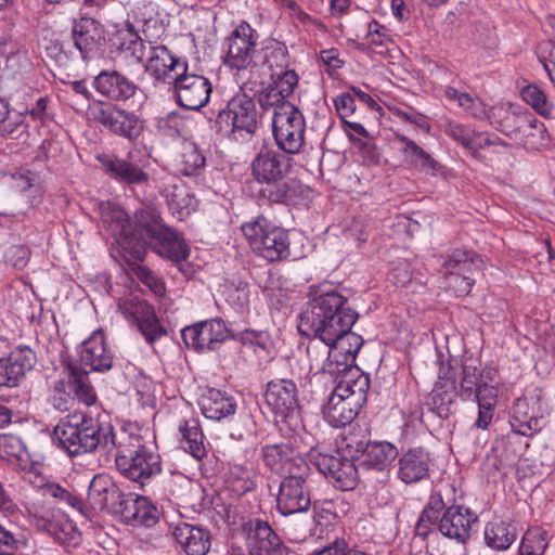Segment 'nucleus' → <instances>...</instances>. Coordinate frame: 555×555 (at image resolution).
I'll return each mask as SVG.
<instances>
[{
	"label": "nucleus",
	"mask_w": 555,
	"mask_h": 555,
	"mask_svg": "<svg viewBox=\"0 0 555 555\" xmlns=\"http://www.w3.org/2000/svg\"><path fill=\"white\" fill-rule=\"evenodd\" d=\"M170 531L184 555H206L211 547V533L203 526L179 521L170 525Z\"/></svg>",
	"instance_id": "obj_25"
},
{
	"label": "nucleus",
	"mask_w": 555,
	"mask_h": 555,
	"mask_svg": "<svg viewBox=\"0 0 555 555\" xmlns=\"http://www.w3.org/2000/svg\"><path fill=\"white\" fill-rule=\"evenodd\" d=\"M117 38L120 40L118 49L130 55L137 63L142 64L146 54V44L134 30L133 25L127 23L125 29L118 30Z\"/></svg>",
	"instance_id": "obj_47"
},
{
	"label": "nucleus",
	"mask_w": 555,
	"mask_h": 555,
	"mask_svg": "<svg viewBox=\"0 0 555 555\" xmlns=\"http://www.w3.org/2000/svg\"><path fill=\"white\" fill-rule=\"evenodd\" d=\"M127 264L130 267L131 272L137 276V279L143 283L150 291L156 296H163L166 293L165 283L160 278H158L153 271H151L147 267L141 264L143 260H125Z\"/></svg>",
	"instance_id": "obj_53"
},
{
	"label": "nucleus",
	"mask_w": 555,
	"mask_h": 555,
	"mask_svg": "<svg viewBox=\"0 0 555 555\" xmlns=\"http://www.w3.org/2000/svg\"><path fill=\"white\" fill-rule=\"evenodd\" d=\"M177 103L186 109L198 111L210 98L211 83L203 75L189 74L188 70L171 83Z\"/></svg>",
	"instance_id": "obj_19"
},
{
	"label": "nucleus",
	"mask_w": 555,
	"mask_h": 555,
	"mask_svg": "<svg viewBox=\"0 0 555 555\" xmlns=\"http://www.w3.org/2000/svg\"><path fill=\"white\" fill-rule=\"evenodd\" d=\"M229 336L230 331L221 319L202 321L181 331V337L186 347L196 352L217 350Z\"/></svg>",
	"instance_id": "obj_18"
},
{
	"label": "nucleus",
	"mask_w": 555,
	"mask_h": 555,
	"mask_svg": "<svg viewBox=\"0 0 555 555\" xmlns=\"http://www.w3.org/2000/svg\"><path fill=\"white\" fill-rule=\"evenodd\" d=\"M354 360L347 359V354H338L336 350L332 348L331 358H328L327 372L331 376H338L340 374L346 375L348 371H354L357 367H352Z\"/></svg>",
	"instance_id": "obj_61"
},
{
	"label": "nucleus",
	"mask_w": 555,
	"mask_h": 555,
	"mask_svg": "<svg viewBox=\"0 0 555 555\" xmlns=\"http://www.w3.org/2000/svg\"><path fill=\"white\" fill-rule=\"evenodd\" d=\"M267 405L282 420L292 417L299 409L298 389L294 378L268 382L264 392Z\"/></svg>",
	"instance_id": "obj_23"
},
{
	"label": "nucleus",
	"mask_w": 555,
	"mask_h": 555,
	"mask_svg": "<svg viewBox=\"0 0 555 555\" xmlns=\"http://www.w3.org/2000/svg\"><path fill=\"white\" fill-rule=\"evenodd\" d=\"M258 124L259 114L256 102L245 92L233 95L216 118L219 131L225 128V131L232 133L235 140L237 134L242 139L255 134Z\"/></svg>",
	"instance_id": "obj_9"
},
{
	"label": "nucleus",
	"mask_w": 555,
	"mask_h": 555,
	"mask_svg": "<svg viewBox=\"0 0 555 555\" xmlns=\"http://www.w3.org/2000/svg\"><path fill=\"white\" fill-rule=\"evenodd\" d=\"M481 263V259L472 250L454 249L444 259L442 267L447 276L451 274L472 273Z\"/></svg>",
	"instance_id": "obj_45"
},
{
	"label": "nucleus",
	"mask_w": 555,
	"mask_h": 555,
	"mask_svg": "<svg viewBox=\"0 0 555 555\" xmlns=\"http://www.w3.org/2000/svg\"><path fill=\"white\" fill-rule=\"evenodd\" d=\"M93 87L98 93L115 104L133 99L140 91L139 83L116 69L100 72L93 80Z\"/></svg>",
	"instance_id": "obj_24"
},
{
	"label": "nucleus",
	"mask_w": 555,
	"mask_h": 555,
	"mask_svg": "<svg viewBox=\"0 0 555 555\" xmlns=\"http://www.w3.org/2000/svg\"><path fill=\"white\" fill-rule=\"evenodd\" d=\"M66 370L68 371L67 386L78 401L88 406L94 404L96 392L89 380V371L73 362L66 363Z\"/></svg>",
	"instance_id": "obj_41"
},
{
	"label": "nucleus",
	"mask_w": 555,
	"mask_h": 555,
	"mask_svg": "<svg viewBox=\"0 0 555 555\" xmlns=\"http://www.w3.org/2000/svg\"><path fill=\"white\" fill-rule=\"evenodd\" d=\"M272 132L280 150L289 155L298 154L305 144L304 114L294 104H283L272 116Z\"/></svg>",
	"instance_id": "obj_11"
},
{
	"label": "nucleus",
	"mask_w": 555,
	"mask_h": 555,
	"mask_svg": "<svg viewBox=\"0 0 555 555\" xmlns=\"http://www.w3.org/2000/svg\"><path fill=\"white\" fill-rule=\"evenodd\" d=\"M116 435L109 421L83 412L69 413L53 429V439L69 456L92 453L98 449L109 453L114 450Z\"/></svg>",
	"instance_id": "obj_3"
},
{
	"label": "nucleus",
	"mask_w": 555,
	"mask_h": 555,
	"mask_svg": "<svg viewBox=\"0 0 555 555\" xmlns=\"http://www.w3.org/2000/svg\"><path fill=\"white\" fill-rule=\"evenodd\" d=\"M72 39L83 61L99 59L106 46L104 26L93 17L75 20L72 28Z\"/></svg>",
	"instance_id": "obj_16"
},
{
	"label": "nucleus",
	"mask_w": 555,
	"mask_h": 555,
	"mask_svg": "<svg viewBox=\"0 0 555 555\" xmlns=\"http://www.w3.org/2000/svg\"><path fill=\"white\" fill-rule=\"evenodd\" d=\"M314 473L306 460L291 464L288 475L280 482L276 509L283 516L306 513L312 505L311 488ZM318 501L313 502L314 518L318 517Z\"/></svg>",
	"instance_id": "obj_7"
},
{
	"label": "nucleus",
	"mask_w": 555,
	"mask_h": 555,
	"mask_svg": "<svg viewBox=\"0 0 555 555\" xmlns=\"http://www.w3.org/2000/svg\"><path fill=\"white\" fill-rule=\"evenodd\" d=\"M261 456L267 467L281 473L283 477L288 475L291 464L297 460H305L288 443L284 442L266 444L261 449Z\"/></svg>",
	"instance_id": "obj_37"
},
{
	"label": "nucleus",
	"mask_w": 555,
	"mask_h": 555,
	"mask_svg": "<svg viewBox=\"0 0 555 555\" xmlns=\"http://www.w3.org/2000/svg\"><path fill=\"white\" fill-rule=\"evenodd\" d=\"M346 447L361 453L360 466L370 470L384 472L398 457V449L388 441L354 440L350 438Z\"/></svg>",
	"instance_id": "obj_21"
},
{
	"label": "nucleus",
	"mask_w": 555,
	"mask_h": 555,
	"mask_svg": "<svg viewBox=\"0 0 555 555\" xmlns=\"http://www.w3.org/2000/svg\"><path fill=\"white\" fill-rule=\"evenodd\" d=\"M398 478L405 485L416 483L429 477L433 459L423 448H413L398 457Z\"/></svg>",
	"instance_id": "obj_29"
},
{
	"label": "nucleus",
	"mask_w": 555,
	"mask_h": 555,
	"mask_svg": "<svg viewBox=\"0 0 555 555\" xmlns=\"http://www.w3.org/2000/svg\"><path fill=\"white\" fill-rule=\"evenodd\" d=\"M332 347L319 339V341H310L307 346L308 367L301 369L297 374V379H301L302 375L309 374H326L328 358H331Z\"/></svg>",
	"instance_id": "obj_43"
},
{
	"label": "nucleus",
	"mask_w": 555,
	"mask_h": 555,
	"mask_svg": "<svg viewBox=\"0 0 555 555\" xmlns=\"http://www.w3.org/2000/svg\"><path fill=\"white\" fill-rule=\"evenodd\" d=\"M360 410L359 405L334 389L323 406V415L331 426L345 427L353 422Z\"/></svg>",
	"instance_id": "obj_34"
},
{
	"label": "nucleus",
	"mask_w": 555,
	"mask_h": 555,
	"mask_svg": "<svg viewBox=\"0 0 555 555\" xmlns=\"http://www.w3.org/2000/svg\"><path fill=\"white\" fill-rule=\"evenodd\" d=\"M30 255V249L26 245L20 244L9 247L4 257L14 268L22 270L28 264Z\"/></svg>",
	"instance_id": "obj_62"
},
{
	"label": "nucleus",
	"mask_w": 555,
	"mask_h": 555,
	"mask_svg": "<svg viewBox=\"0 0 555 555\" xmlns=\"http://www.w3.org/2000/svg\"><path fill=\"white\" fill-rule=\"evenodd\" d=\"M478 520L477 515L469 507L461 504H451L444 501L442 491L435 489L418 517L416 532L421 537H427L433 527L451 540L465 543L470 537V530Z\"/></svg>",
	"instance_id": "obj_4"
},
{
	"label": "nucleus",
	"mask_w": 555,
	"mask_h": 555,
	"mask_svg": "<svg viewBox=\"0 0 555 555\" xmlns=\"http://www.w3.org/2000/svg\"><path fill=\"white\" fill-rule=\"evenodd\" d=\"M334 105L343 121L347 120L346 118L350 117L356 111V100L350 92L337 95L334 99Z\"/></svg>",
	"instance_id": "obj_63"
},
{
	"label": "nucleus",
	"mask_w": 555,
	"mask_h": 555,
	"mask_svg": "<svg viewBox=\"0 0 555 555\" xmlns=\"http://www.w3.org/2000/svg\"><path fill=\"white\" fill-rule=\"evenodd\" d=\"M396 140L400 144V152L405 162L417 171L437 176L442 170L441 164L409 137L396 134Z\"/></svg>",
	"instance_id": "obj_32"
},
{
	"label": "nucleus",
	"mask_w": 555,
	"mask_h": 555,
	"mask_svg": "<svg viewBox=\"0 0 555 555\" xmlns=\"http://www.w3.org/2000/svg\"><path fill=\"white\" fill-rule=\"evenodd\" d=\"M118 310L134 325L149 345L167 335V330L158 319L154 306L137 296L120 299Z\"/></svg>",
	"instance_id": "obj_13"
},
{
	"label": "nucleus",
	"mask_w": 555,
	"mask_h": 555,
	"mask_svg": "<svg viewBox=\"0 0 555 555\" xmlns=\"http://www.w3.org/2000/svg\"><path fill=\"white\" fill-rule=\"evenodd\" d=\"M259 35L247 22L242 21L225 38L224 64L245 69L251 63Z\"/></svg>",
	"instance_id": "obj_15"
},
{
	"label": "nucleus",
	"mask_w": 555,
	"mask_h": 555,
	"mask_svg": "<svg viewBox=\"0 0 555 555\" xmlns=\"http://www.w3.org/2000/svg\"><path fill=\"white\" fill-rule=\"evenodd\" d=\"M181 446L195 460L202 461L207 455L205 436L197 418L182 420L179 424Z\"/></svg>",
	"instance_id": "obj_40"
},
{
	"label": "nucleus",
	"mask_w": 555,
	"mask_h": 555,
	"mask_svg": "<svg viewBox=\"0 0 555 555\" xmlns=\"http://www.w3.org/2000/svg\"><path fill=\"white\" fill-rule=\"evenodd\" d=\"M500 131L527 150H539L547 143V130L531 113L506 112Z\"/></svg>",
	"instance_id": "obj_12"
},
{
	"label": "nucleus",
	"mask_w": 555,
	"mask_h": 555,
	"mask_svg": "<svg viewBox=\"0 0 555 555\" xmlns=\"http://www.w3.org/2000/svg\"><path fill=\"white\" fill-rule=\"evenodd\" d=\"M359 314L348 298L339 292L315 294L299 314L298 332L301 336L327 343L338 354L356 360L363 338L351 331Z\"/></svg>",
	"instance_id": "obj_2"
},
{
	"label": "nucleus",
	"mask_w": 555,
	"mask_h": 555,
	"mask_svg": "<svg viewBox=\"0 0 555 555\" xmlns=\"http://www.w3.org/2000/svg\"><path fill=\"white\" fill-rule=\"evenodd\" d=\"M198 405L206 418L220 422L232 417L237 409L236 400L227 391L208 388L199 398Z\"/></svg>",
	"instance_id": "obj_31"
},
{
	"label": "nucleus",
	"mask_w": 555,
	"mask_h": 555,
	"mask_svg": "<svg viewBox=\"0 0 555 555\" xmlns=\"http://www.w3.org/2000/svg\"><path fill=\"white\" fill-rule=\"evenodd\" d=\"M188 68V63L173 55L167 47H150V54L144 63V72L152 76L155 81L171 85Z\"/></svg>",
	"instance_id": "obj_22"
},
{
	"label": "nucleus",
	"mask_w": 555,
	"mask_h": 555,
	"mask_svg": "<svg viewBox=\"0 0 555 555\" xmlns=\"http://www.w3.org/2000/svg\"><path fill=\"white\" fill-rule=\"evenodd\" d=\"M91 115L108 132L129 142H135L145 129L141 115L115 103L99 101L91 107Z\"/></svg>",
	"instance_id": "obj_10"
},
{
	"label": "nucleus",
	"mask_w": 555,
	"mask_h": 555,
	"mask_svg": "<svg viewBox=\"0 0 555 555\" xmlns=\"http://www.w3.org/2000/svg\"><path fill=\"white\" fill-rule=\"evenodd\" d=\"M258 102L263 109L273 108V114L279 113L283 104H292L271 83L259 93Z\"/></svg>",
	"instance_id": "obj_59"
},
{
	"label": "nucleus",
	"mask_w": 555,
	"mask_h": 555,
	"mask_svg": "<svg viewBox=\"0 0 555 555\" xmlns=\"http://www.w3.org/2000/svg\"><path fill=\"white\" fill-rule=\"evenodd\" d=\"M263 64L271 74L285 70L291 65V54L286 44L276 39H268L262 48Z\"/></svg>",
	"instance_id": "obj_46"
},
{
	"label": "nucleus",
	"mask_w": 555,
	"mask_h": 555,
	"mask_svg": "<svg viewBox=\"0 0 555 555\" xmlns=\"http://www.w3.org/2000/svg\"><path fill=\"white\" fill-rule=\"evenodd\" d=\"M67 383L64 380H56L53 384L52 392L49 397L50 404L60 412H67L75 403V398L72 391L66 389Z\"/></svg>",
	"instance_id": "obj_58"
},
{
	"label": "nucleus",
	"mask_w": 555,
	"mask_h": 555,
	"mask_svg": "<svg viewBox=\"0 0 555 555\" xmlns=\"http://www.w3.org/2000/svg\"><path fill=\"white\" fill-rule=\"evenodd\" d=\"M184 120L182 116L176 112H170L165 116L157 117L155 128L159 135L175 139L184 130Z\"/></svg>",
	"instance_id": "obj_54"
},
{
	"label": "nucleus",
	"mask_w": 555,
	"mask_h": 555,
	"mask_svg": "<svg viewBox=\"0 0 555 555\" xmlns=\"http://www.w3.org/2000/svg\"><path fill=\"white\" fill-rule=\"evenodd\" d=\"M291 168V158L269 147H261L251 163V172L258 182L283 179Z\"/></svg>",
	"instance_id": "obj_28"
},
{
	"label": "nucleus",
	"mask_w": 555,
	"mask_h": 555,
	"mask_svg": "<svg viewBox=\"0 0 555 555\" xmlns=\"http://www.w3.org/2000/svg\"><path fill=\"white\" fill-rule=\"evenodd\" d=\"M119 515L122 521L132 527H154L160 518L157 506L146 496L127 495Z\"/></svg>",
	"instance_id": "obj_30"
},
{
	"label": "nucleus",
	"mask_w": 555,
	"mask_h": 555,
	"mask_svg": "<svg viewBox=\"0 0 555 555\" xmlns=\"http://www.w3.org/2000/svg\"><path fill=\"white\" fill-rule=\"evenodd\" d=\"M171 214L183 220L196 210L198 201L184 185L166 184L159 189Z\"/></svg>",
	"instance_id": "obj_35"
},
{
	"label": "nucleus",
	"mask_w": 555,
	"mask_h": 555,
	"mask_svg": "<svg viewBox=\"0 0 555 555\" xmlns=\"http://www.w3.org/2000/svg\"><path fill=\"white\" fill-rule=\"evenodd\" d=\"M242 530L246 535L249 555H288V547L268 521L249 519L243 524Z\"/></svg>",
	"instance_id": "obj_17"
},
{
	"label": "nucleus",
	"mask_w": 555,
	"mask_h": 555,
	"mask_svg": "<svg viewBox=\"0 0 555 555\" xmlns=\"http://www.w3.org/2000/svg\"><path fill=\"white\" fill-rule=\"evenodd\" d=\"M100 216L103 228L111 233L125 260H144L147 247L173 262L189 257L186 242L163 222L155 209L137 210L131 222L120 206L106 202L100 204Z\"/></svg>",
	"instance_id": "obj_1"
},
{
	"label": "nucleus",
	"mask_w": 555,
	"mask_h": 555,
	"mask_svg": "<svg viewBox=\"0 0 555 555\" xmlns=\"http://www.w3.org/2000/svg\"><path fill=\"white\" fill-rule=\"evenodd\" d=\"M0 459L11 464L26 463L28 452L24 441L15 435H0Z\"/></svg>",
	"instance_id": "obj_51"
},
{
	"label": "nucleus",
	"mask_w": 555,
	"mask_h": 555,
	"mask_svg": "<svg viewBox=\"0 0 555 555\" xmlns=\"http://www.w3.org/2000/svg\"><path fill=\"white\" fill-rule=\"evenodd\" d=\"M266 185L260 190V193L271 203H284L291 191L289 184L281 180L263 182Z\"/></svg>",
	"instance_id": "obj_60"
},
{
	"label": "nucleus",
	"mask_w": 555,
	"mask_h": 555,
	"mask_svg": "<svg viewBox=\"0 0 555 555\" xmlns=\"http://www.w3.org/2000/svg\"><path fill=\"white\" fill-rule=\"evenodd\" d=\"M520 96L540 116L544 118L553 116L555 105L538 85L529 83L522 87Z\"/></svg>",
	"instance_id": "obj_48"
},
{
	"label": "nucleus",
	"mask_w": 555,
	"mask_h": 555,
	"mask_svg": "<svg viewBox=\"0 0 555 555\" xmlns=\"http://www.w3.org/2000/svg\"><path fill=\"white\" fill-rule=\"evenodd\" d=\"M255 478L256 475L251 469L243 465H232L227 477L228 488L235 495L241 496L255 489Z\"/></svg>",
	"instance_id": "obj_50"
},
{
	"label": "nucleus",
	"mask_w": 555,
	"mask_h": 555,
	"mask_svg": "<svg viewBox=\"0 0 555 555\" xmlns=\"http://www.w3.org/2000/svg\"><path fill=\"white\" fill-rule=\"evenodd\" d=\"M176 166L182 176L198 177L205 171L206 157L194 142H184Z\"/></svg>",
	"instance_id": "obj_42"
},
{
	"label": "nucleus",
	"mask_w": 555,
	"mask_h": 555,
	"mask_svg": "<svg viewBox=\"0 0 555 555\" xmlns=\"http://www.w3.org/2000/svg\"><path fill=\"white\" fill-rule=\"evenodd\" d=\"M525 405L526 404L520 401L515 404L511 426L515 434L530 437L540 431L541 426L540 421L537 417H530L527 420L521 415V408Z\"/></svg>",
	"instance_id": "obj_55"
},
{
	"label": "nucleus",
	"mask_w": 555,
	"mask_h": 555,
	"mask_svg": "<svg viewBox=\"0 0 555 555\" xmlns=\"http://www.w3.org/2000/svg\"><path fill=\"white\" fill-rule=\"evenodd\" d=\"M334 389L362 408L366 402L367 391L370 389V377L358 369L348 371Z\"/></svg>",
	"instance_id": "obj_38"
},
{
	"label": "nucleus",
	"mask_w": 555,
	"mask_h": 555,
	"mask_svg": "<svg viewBox=\"0 0 555 555\" xmlns=\"http://www.w3.org/2000/svg\"><path fill=\"white\" fill-rule=\"evenodd\" d=\"M80 366L89 372H107L113 367L114 357L107 349L104 333L101 330L94 331L89 338L78 347Z\"/></svg>",
	"instance_id": "obj_26"
},
{
	"label": "nucleus",
	"mask_w": 555,
	"mask_h": 555,
	"mask_svg": "<svg viewBox=\"0 0 555 555\" xmlns=\"http://www.w3.org/2000/svg\"><path fill=\"white\" fill-rule=\"evenodd\" d=\"M456 396L455 379L439 375V380L430 392L428 404L433 412H435L440 418L446 420L452 413V406L455 402Z\"/></svg>",
	"instance_id": "obj_36"
},
{
	"label": "nucleus",
	"mask_w": 555,
	"mask_h": 555,
	"mask_svg": "<svg viewBox=\"0 0 555 555\" xmlns=\"http://www.w3.org/2000/svg\"><path fill=\"white\" fill-rule=\"evenodd\" d=\"M461 377L457 396L463 401H475L478 404V417L474 426L487 429L493 418L498 401V371L492 366L480 369V361L474 357H465L461 361Z\"/></svg>",
	"instance_id": "obj_5"
},
{
	"label": "nucleus",
	"mask_w": 555,
	"mask_h": 555,
	"mask_svg": "<svg viewBox=\"0 0 555 555\" xmlns=\"http://www.w3.org/2000/svg\"><path fill=\"white\" fill-rule=\"evenodd\" d=\"M105 172L113 179L127 184L142 185L149 182L150 175L144 166L139 164L133 154L128 153L126 158L103 155L98 157Z\"/></svg>",
	"instance_id": "obj_27"
},
{
	"label": "nucleus",
	"mask_w": 555,
	"mask_h": 555,
	"mask_svg": "<svg viewBox=\"0 0 555 555\" xmlns=\"http://www.w3.org/2000/svg\"><path fill=\"white\" fill-rule=\"evenodd\" d=\"M518 529L513 520H493L485 528V541L495 551H506L516 541Z\"/></svg>",
	"instance_id": "obj_39"
},
{
	"label": "nucleus",
	"mask_w": 555,
	"mask_h": 555,
	"mask_svg": "<svg viewBox=\"0 0 555 555\" xmlns=\"http://www.w3.org/2000/svg\"><path fill=\"white\" fill-rule=\"evenodd\" d=\"M444 132L451 139L461 143L465 149H467L470 135L473 133V129L467 128L461 124L449 121L446 125Z\"/></svg>",
	"instance_id": "obj_64"
},
{
	"label": "nucleus",
	"mask_w": 555,
	"mask_h": 555,
	"mask_svg": "<svg viewBox=\"0 0 555 555\" xmlns=\"http://www.w3.org/2000/svg\"><path fill=\"white\" fill-rule=\"evenodd\" d=\"M443 93L449 101L456 102L472 117L477 119L487 117V105L480 98L473 96L467 92H460L451 86H447Z\"/></svg>",
	"instance_id": "obj_49"
},
{
	"label": "nucleus",
	"mask_w": 555,
	"mask_h": 555,
	"mask_svg": "<svg viewBox=\"0 0 555 555\" xmlns=\"http://www.w3.org/2000/svg\"><path fill=\"white\" fill-rule=\"evenodd\" d=\"M8 361L11 370L18 383L25 378L26 374L30 372L37 364V352L27 345H17L10 349L7 356H3Z\"/></svg>",
	"instance_id": "obj_44"
},
{
	"label": "nucleus",
	"mask_w": 555,
	"mask_h": 555,
	"mask_svg": "<svg viewBox=\"0 0 555 555\" xmlns=\"http://www.w3.org/2000/svg\"><path fill=\"white\" fill-rule=\"evenodd\" d=\"M548 543L547 531L541 527H531L521 538L518 555H544Z\"/></svg>",
	"instance_id": "obj_52"
},
{
	"label": "nucleus",
	"mask_w": 555,
	"mask_h": 555,
	"mask_svg": "<svg viewBox=\"0 0 555 555\" xmlns=\"http://www.w3.org/2000/svg\"><path fill=\"white\" fill-rule=\"evenodd\" d=\"M272 86L281 92L286 99L289 98L298 86L299 77L295 69L287 68L274 74H270Z\"/></svg>",
	"instance_id": "obj_57"
},
{
	"label": "nucleus",
	"mask_w": 555,
	"mask_h": 555,
	"mask_svg": "<svg viewBox=\"0 0 555 555\" xmlns=\"http://www.w3.org/2000/svg\"><path fill=\"white\" fill-rule=\"evenodd\" d=\"M27 516L31 525L38 530L47 532L54 537L56 540H62V533L68 532L73 529V525L63 515L55 514L50 508H44L38 505H30L27 507Z\"/></svg>",
	"instance_id": "obj_33"
},
{
	"label": "nucleus",
	"mask_w": 555,
	"mask_h": 555,
	"mask_svg": "<svg viewBox=\"0 0 555 555\" xmlns=\"http://www.w3.org/2000/svg\"><path fill=\"white\" fill-rule=\"evenodd\" d=\"M312 461L318 470L341 491L353 490L359 480L358 468L354 463L343 456L339 452L334 454H312Z\"/></svg>",
	"instance_id": "obj_14"
},
{
	"label": "nucleus",
	"mask_w": 555,
	"mask_h": 555,
	"mask_svg": "<svg viewBox=\"0 0 555 555\" xmlns=\"http://www.w3.org/2000/svg\"><path fill=\"white\" fill-rule=\"evenodd\" d=\"M241 230L247 240L250 249L258 257L278 262L291 258V242L288 232L264 216H257L251 221L241 225Z\"/></svg>",
	"instance_id": "obj_8"
},
{
	"label": "nucleus",
	"mask_w": 555,
	"mask_h": 555,
	"mask_svg": "<svg viewBox=\"0 0 555 555\" xmlns=\"http://www.w3.org/2000/svg\"><path fill=\"white\" fill-rule=\"evenodd\" d=\"M114 442L116 469L128 480L143 488L162 473L159 453L146 446L139 434L121 429Z\"/></svg>",
	"instance_id": "obj_6"
},
{
	"label": "nucleus",
	"mask_w": 555,
	"mask_h": 555,
	"mask_svg": "<svg viewBox=\"0 0 555 555\" xmlns=\"http://www.w3.org/2000/svg\"><path fill=\"white\" fill-rule=\"evenodd\" d=\"M126 498L108 476L99 474L89 483L86 507L119 515Z\"/></svg>",
	"instance_id": "obj_20"
},
{
	"label": "nucleus",
	"mask_w": 555,
	"mask_h": 555,
	"mask_svg": "<svg viewBox=\"0 0 555 555\" xmlns=\"http://www.w3.org/2000/svg\"><path fill=\"white\" fill-rule=\"evenodd\" d=\"M42 491L44 495L54 498L60 502H63L66 505L70 506L72 508L80 512L81 514L87 515L86 504L83 503L81 498L77 496L76 494L72 493L70 491L61 487L60 485L47 483L42 487Z\"/></svg>",
	"instance_id": "obj_56"
}]
</instances>
